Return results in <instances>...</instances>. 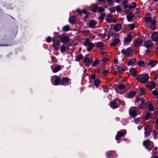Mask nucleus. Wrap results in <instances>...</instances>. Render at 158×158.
<instances>
[{"label":"nucleus","mask_w":158,"mask_h":158,"mask_svg":"<svg viewBox=\"0 0 158 158\" xmlns=\"http://www.w3.org/2000/svg\"><path fill=\"white\" fill-rule=\"evenodd\" d=\"M149 75L146 73L140 74L136 77V79L139 81L143 83H146L148 81Z\"/></svg>","instance_id":"f257e3e1"},{"label":"nucleus","mask_w":158,"mask_h":158,"mask_svg":"<svg viewBox=\"0 0 158 158\" xmlns=\"http://www.w3.org/2000/svg\"><path fill=\"white\" fill-rule=\"evenodd\" d=\"M139 111V109L133 107L130 108L129 112L131 116L132 117H134L137 114Z\"/></svg>","instance_id":"f03ea898"},{"label":"nucleus","mask_w":158,"mask_h":158,"mask_svg":"<svg viewBox=\"0 0 158 158\" xmlns=\"http://www.w3.org/2000/svg\"><path fill=\"white\" fill-rule=\"evenodd\" d=\"M84 45L85 46L89 47V48H87L88 51H90L94 46V44L90 41V40L88 39L85 40L84 43Z\"/></svg>","instance_id":"7ed1b4c3"},{"label":"nucleus","mask_w":158,"mask_h":158,"mask_svg":"<svg viewBox=\"0 0 158 158\" xmlns=\"http://www.w3.org/2000/svg\"><path fill=\"white\" fill-rule=\"evenodd\" d=\"M121 52L122 54L124 55L125 56H129L131 54L132 51L131 48H128L127 49L126 51L125 49H123L121 50Z\"/></svg>","instance_id":"20e7f679"},{"label":"nucleus","mask_w":158,"mask_h":158,"mask_svg":"<svg viewBox=\"0 0 158 158\" xmlns=\"http://www.w3.org/2000/svg\"><path fill=\"white\" fill-rule=\"evenodd\" d=\"M60 45V42L58 40H54L53 41L52 44L54 48V50L56 51L59 50V46Z\"/></svg>","instance_id":"39448f33"},{"label":"nucleus","mask_w":158,"mask_h":158,"mask_svg":"<svg viewBox=\"0 0 158 158\" xmlns=\"http://www.w3.org/2000/svg\"><path fill=\"white\" fill-rule=\"evenodd\" d=\"M60 40L62 43H67L69 41V38L68 36L62 34L60 36Z\"/></svg>","instance_id":"423d86ee"},{"label":"nucleus","mask_w":158,"mask_h":158,"mask_svg":"<svg viewBox=\"0 0 158 158\" xmlns=\"http://www.w3.org/2000/svg\"><path fill=\"white\" fill-rule=\"evenodd\" d=\"M144 130V136L146 137L150 135L151 132V130L149 127H145Z\"/></svg>","instance_id":"0eeeda50"},{"label":"nucleus","mask_w":158,"mask_h":158,"mask_svg":"<svg viewBox=\"0 0 158 158\" xmlns=\"http://www.w3.org/2000/svg\"><path fill=\"white\" fill-rule=\"evenodd\" d=\"M152 39L153 41L157 42L158 40V33L153 32L152 35Z\"/></svg>","instance_id":"6e6552de"},{"label":"nucleus","mask_w":158,"mask_h":158,"mask_svg":"<svg viewBox=\"0 0 158 158\" xmlns=\"http://www.w3.org/2000/svg\"><path fill=\"white\" fill-rule=\"evenodd\" d=\"M156 85L153 82H149L146 85V86L150 89H153L155 88Z\"/></svg>","instance_id":"1a4fd4ad"},{"label":"nucleus","mask_w":158,"mask_h":158,"mask_svg":"<svg viewBox=\"0 0 158 158\" xmlns=\"http://www.w3.org/2000/svg\"><path fill=\"white\" fill-rule=\"evenodd\" d=\"M84 63L85 66H89L92 63L93 60L92 59H89L88 58H85L84 59Z\"/></svg>","instance_id":"9d476101"},{"label":"nucleus","mask_w":158,"mask_h":158,"mask_svg":"<svg viewBox=\"0 0 158 158\" xmlns=\"http://www.w3.org/2000/svg\"><path fill=\"white\" fill-rule=\"evenodd\" d=\"M143 44L144 46L147 48H150L152 47L153 44L151 41L148 40L145 41L144 42Z\"/></svg>","instance_id":"9b49d317"},{"label":"nucleus","mask_w":158,"mask_h":158,"mask_svg":"<svg viewBox=\"0 0 158 158\" xmlns=\"http://www.w3.org/2000/svg\"><path fill=\"white\" fill-rule=\"evenodd\" d=\"M132 39V35L131 34L128 35L124 41V44H127L128 42L131 41Z\"/></svg>","instance_id":"f8f14e48"},{"label":"nucleus","mask_w":158,"mask_h":158,"mask_svg":"<svg viewBox=\"0 0 158 158\" xmlns=\"http://www.w3.org/2000/svg\"><path fill=\"white\" fill-rule=\"evenodd\" d=\"M156 21L155 20H153L151 21V24L150 26V28L151 29L154 30L156 28Z\"/></svg>","instance_id":"ddd939ff"},{"label":"nucleus","mask_w":158,"mask_h":158,"mask_svg":"<svg viewBox=\"0 0 158 158\" xmlns=\"http://www.w3.org/2000/svg\"><path fill=\"white\" fill-rule=\"evenodd\" d=\"M125 133V132L124 131L118 132L115 137L116 140H118Z\"/></svg>","instance_id":"4468645a"},{"label":"nucleus","mask_w":158,"mask_h":158,"mask_svg":"<svg viewBox=\"0 0 158 158\" xmlns=\"http://www.w3.org/2000/svg\"><path fill=\"white\" fill-rule=\"evenodd\" d=\"M69 47V45L66 44H63L61 47L60 51L62 52H65L66 50Z\"/></svg>","instance_id":"2eb2a0df"},{"label":"nucleus","mask_w":158,"mask_h":158,"mask_svg":"<svg viewBox=\"0 0 158 158\" xmlns=\"http://www.w3.org/2000/svg\"><path fill=\"white\" fill-rule=\"evenodd\" d=\"M95 45L97 48L101 49H104V44L102 42L96 43H95Z\"/></svg>","instance_id":"dca6fc26"},{"label":"nucleus","mask_w":158,"mask_h":158,"mask_svg":"<svg viewBox=\"0 0 158 158\" xmlns=\"http://www.w3.org/2000/svg\"><path fill=\"white\" fill-rule=\"evenodd\" d=\"M54 77H56V78L54 81V85H59L61 81V79L58 76H54Z\"/></svg>","instance_id":"f3484780"},{"label":"nucleus","mask_w":158,"mask_h":158,"mask_svg":"<svg viewBox=\"0 0 158 158\" xmlns=\"http://www.w3.org/2000/svg\"><path fill=\"white\" fill-rule=\"evenodd\" d=\"M69 80V79L67 78L66 77H64L62 79L61 84L62 85H66L68 83Z\"/></svg>","instance_id":"a211bd4d"},{"label":"nucleus","mask_w":158,"mask_h":158,"mask_svg":"<svg viewBox=\"0 0 158 158\" xmlns=\"http://www.w3.org/2000/svg\"><path fill=\"white\" fill-rule=\"evenodd\" d=\"M150 144V141L148 139H147L146 140L144 141L143 142V145L145 146L146 148H147L149 150H150L151 149L148 148Z\"/></svg>","instance_id":"6ab92c4d"},{"label":"nucleus","mask_w":158,"mask_h":158,"mask_svg":"<svg viewBox=\"0 0 158 158\" xmlns=\"http://www.w3.org/2000/svg\"><path fill=\"white\" fill-rule=\"evenodd\" d=\"M110 104V107L113 109H114L118 107V103L115 102H111Z\"/></svg>","instance_id":"aec40b11"},{"label":"nucleus","mask_w":158,"mask_h":158,"mask_svg":"<svg viewBox=\"0 0 158 158\" xmlns=\"http://www.w3.org/2000/svg\"><path fill=\"white\" fill-rule=\"evenodd\" d=\"M121 28V25L120 24H118L114 26V29L116 31H119Z\"/></svg>","instance_id":"412c9836"},{"label":"nucleus","mask_w":158,"mask_h":158,"mask_svg":"<svg viewBox=\"0 0 158 158\" xmlns=\"http://www.w3.org/2000/svg\"><path fill=\"white\" fill-rule=\"evenodd\" d=\"M143 40L141 39H139L136 41L135 44V46H138L141 45L143 43Z\"/></svg>","instance_id":"4be33fe9"},{"label":"nucleus","mask_w":158,"mask_h":158,"mask_svg":"<svg viewBox=\"0 0 158 158\" xmlns=\"http://www.w3.org/2000/svg\"><path fill=\"white\" fill-rule=\"evenodd\" d=\"M119 40L118 38L114 39L113 42L110 44L111 46H115L118 44L119 42Z\"/></svg>","instance_id":"5701e85b"},{"label":"nucleus","mask_w":158,"mask_h":158,"mask_svg":"<svg viewBox=\"0 0 158 158\" xmlns=\"http://www.w3.org/2000/svg\"><path fill=\"white\" fill-rule=\"evenodd\" d=\"M136 93L134 91L130 92L128 94V97L129 98L134 97Z\"/></svg>","instance_id":"b1692460"},{"label":"nucleus","mask_w":158,"mask_h":158,"mask_svg":"<svg viewBox=\"0 0 158 158\" xmlns=\"http://www.w3.org/2000/svg\"><path fill=\"white\" fill-rule=\"evenodd\" d=\"M157 63V61L156 60H150L148 62V65L152 67H153Z\"/></svg>","instance_id":"393cba45"},{"label":"nucleus","mask_w":158,"mask_h":158,"mask_svg":"<svg viewBox=\"0 0 158 158\" xmlns=\"http://www.w3.org/2000/svg\"><path fill=\"white\" fill-rule=\"evenodd\" d=\"M130 72L131 75L135 76L136 75V72L135 68H131L130 69Z\"/></svg>","instance_id":"a878e982"},{"label":"nucleus","mask_w":158,"mask_h":158,"mask_svg":"<svg viewBox=\"0 0 158 158\" xmlns=\"http://www.w3.org/2000/svg\"><path fill=\"white\" fill-rule=\"evenodd\" d=\"M91 10L94 12H96L98 8V6L96 5H92L90 6Z\"/></svg>","instance_id":"bb28decb"},{"label":"nucleus","mask_w":158,"mask_h":158,"mask_svg":"<svg viewBox=\"0 0 158 158\" xmlns=\"http://www.w3.org/2000/svg\"><path fill=\"white\" fill-rule=\"evenodd\" d=\"M106 21L108 23H110L113 20V17L111 15H108L106 18Z\"/></svg>","instance_id":"cd10ccee"},{"label":"nucleus","mask_w":158,"mask_h":158,"mask_svg":"<svg viewBox=\"0 0 158 158\" xmlns=\"http://www.w3.org/2000/svg\"><path fill=\"white\" fill-rule=\"evenodd\" d=\"M152 115V113L148 112L144 116L143 118L145 120H148L149 118Z\"/></svg>","instance_id":"c85d7f7f"},{"label":"nucleus","mask_w":158,"mask_h":158,"mask_svg":"<svg viewBox=\"0 0 158 158\" xmlns=\"http://www.w3.org/2000/svg\"><path fill=\"white\" fill-rule=\"evenodd\" d=\"M148 110L150 111H152L154 110V108L152 103L149 102L148 104Z\"/></svg>","instance_id":"c756f323"},{"label":"nucleus","mask_w":158,"mask_h":158,"mask_svg":"<svg viewBox=\"0 0 158 158\" xmlns=\"http://www.w3.org/2000/svg\"><path fill=\"white\" fill-rule=\"evenodd\" d=\"M60 69V65H57L53 70V72L54 73H56Z\"/></svg>","instance_id":"7c9ffc66"},{"label":"nucleus","mask_w":158,"mask_h":158,"mask_svg":"<svg viewBox=\"0 0 158 158\" xmlns=\"http://www.w3.org/2000/svg\"><path fill=\"white\" fill-rule=\"evenodd\" d=\"M96 22L93 20H91L89 23V26L91 27H93L96 24Z\"/></svg>","instance_id":"2f4dec72"},{"label":"nucleus","mask_w":158,"mask_h":158,"mask_svg":"<svg viewBox=\"0 0 158 158\" xmlns=\"http://www.w3.org/2000/svg\"><path fill=\"white\" fill-rule=\"evenodd\" d=\"M135 59H132L129 61L128 62V65H131L133 64L135 62Z\"/></svg>","instance_id":"473e14b6"},{"label":"nucleus","mask_w":158,"mask_h":158,"mask_svg":"<svg viewBox=\"0 0 158 158\" xmlns=\"http://www.w3.org/2000/svg\"><path fill=\"white\" fill-rule=\"evenodd\" d=\"M137 64L139 66H142L144 65V62L143 61L140 60L138 61Z\"/></svg>","instance_id":"72a5a7b5"},{"label":"nucleus","mask_w":158,"mask_h":158,"mask_svg":"<svg viewBox=\"0 0 158 158\" xmlns=\"http://www.w3.org/2000/svg\"><path fill=\"white\" fill-rule=\"evenodd\" d=\"M118 72L119 73H120L125 71V69L124 68H122L120 67H118L117 68Z\"/></svg>","instance_id":"f704fd0d"},{"label":"nucleus","mask_w":158,"mask_h":158,"mask_svg":"<svg viewBox=\"0 0 158 158\" xmlns=\"http://www.w3.org/2000/svg\"><path fill=\"white\" fill-rule=\"evenodd\" d=\"M75 21V17L74 16H72L69 19V21L70 23H73Z\"/></svg>","instance_id":"c9c22d12"},{"label":"nucleus","mask_w":158,"mask_h":158,"mask_svg":"<svg viewBox=\"0 0 158 158\" xmlns=\"http://www.w3.org/2000/svg\"><path fill=\"white\" fill-rule=\"evenodd\" d=\"M83 58V56L81 54H80L78 55L75 60L79 61L80 60L82 59Z\"/></svg>","instance_id":"e433bc0d"},{"label":"nucleus","mask_w":158,"mask_h":158,"mask_svg":"<svg viewBox=\"0 0 158 158\" xmlns=\"http://www.w3.org/2000/svg\"><path fill=\"white\" fill-rule=\"evenodd\" d=\"M63 29L65 31H67L69 30L68 25H66L63 27Z\"/></svg>","instance_id":"4c0bfd02"},{"label":"nucleus","mask_w":158,"mask_h":158,"mask_svg":"<svg viewBox=\"0 0 158 158\" xmlns=\"http://www.w3.org/2000/svg\"><path fill=\"white\" fill-rule=\"evenodd\" d=\"M82 13H84V14H85V16H84L85 18L86 19H87L88 17V15L87 14V11L85 10H82Z\"/></svg>","instance_id":"58836bf2"},{"label":"nucleus","mask_w":158,"mask_h":158,"mask_svg":"<svg viewBox=\"0 0 158 158\" xmlns=\"http://www.w3.org/2000/svg\"><path fill=\"white\" fill-rule=\"evenodd\" d=\"M94 85L96 86H98L100 84L99 81L98 80H95L94 82Z\"/></svg>","instance_id":"ea45409f"},{"label":"nucleus","mask_w":158,"mask_h":158,"mask_svg":"<svg viewBox=\"0 0 158 158\" xmlns=\"http://www.w3.org/2000/svg\"><path fill=\"white\" fill-rule=\"evenodd\" d=\"M125 88L124 86L122 84H120L118 86V88L120 90H123Z\"/></svg>","instance_id":"a19ab883"},{"label":"nucleus","mask_w":158,"mask_h":158,"mask_svg":"<svg viewBox=\"0 0 158 158\" xmlns=\"http://www.w3.org/2000/svg\"><path fill=\"white\" fill-rule=\"evenodd\" d=\"M105 15V14L104 13H101V14L100 16L98 18L99 19H103Z\"/></svg>","instance_id":"79ce46f5"},{"label":"nucleus","mask_w":158,"mask_h":158,"mask_svg":"<svg viewBox=\"0 0 158 158\" xmlns=\"http://www.w3.org/2000/svg\"><path fill=\"white\" fill-rule=\"evenodd\" d=\"M129 26L130 27V29L132 30L134 29L135 27V25L134 24L131 23L130 24Z\"/></svg>","instance_id":"37998d69"},{"label":"nucleus","mask_w":158,"mask_h":158,"mask_svg":"<svg viewBox=\"0 0 158 158\" xmlns=\"http://www.w3.org/2000/svg\"><path fill=\"white\" fill-rule=\"evenodd\" d=\"M140 94L141 95H144V89L143 88H141L140 89Z\"/></svg>","instance_id":"c03bdc74"},{"label":"nucleus","mask_w":158,"mask_h":158,"mask_svg":"<svg viewBox=\"0 0 158 158\" xmlns=\"http://www.w3.org/2000/svg\"><path fill=\"white\" fill-rule=\"evenodd\" d=\"M109 9L110 11L111 12H114L115 10V9L114 7H111L109 8Z\"/></svg>","instance_id":"a18cd8bd"},{"label":"nucleus","mask_w":158,"mask_h":158,"mask_svg":"<svg viewBox=\"0 0 158 158\" xmlns=\"http://www.w3.org/2000/svg\"><path fill=\"white\" fill-rule=\"evenodd\" d=\"M151 19L152 18L150 17H147L145 18L146 21L148 22H150L151 21Z\"/></svg>","instance_id":"49530a36"},{"label":"nucleus","mask_w":158,"mask_h":158,"mask_svg":"<svg viewBox=\"0 0 158 158\" xmlns=\"http://www.w3.org/2000/svg\"><path fill=\"white\" fill-rule=\"evenodd\" d=\"M116 9L117 12H120L121 11V8L118 6H117L116 7Z\"/></svg>","instance_id":"de8ad7c7"},{"label":"nucleus","mask_w":158,"mask_h":158,"mask_svg":"<svg viewBox=\"0 0 158 158\" xmlns=\"http://www.w3.org/2000/svg\"><path fill=\"white\" fill-rule=\"evenodd\" d=\"M152 93L155 96H157L158 95V92L156 90H153L152 91Z\"/></svg>","instance_id":"09e8293b"},{"label":"nucleus","mask_w":158,"mask_h":158,"mask_svg":"<svg viewBox=\"0 0 158 158\" xmlns=\"http://www.w3.org/2000/svg\"><path fill=\"white\" fill-rule=\"evenodd\" d=\"M108 73V71L106 70H105L103 72V74L104 75H106Z\"/></svg>","instance_id":"8fccbe9b"},{"label":"nucleus","mask_w":158,"mask_h":158,"mask_svg":"<svg viewBox=\"0 0 158 158\" xmlns=\"http://www.w3.org/2000/svg\"><path fill=\"white\" fill-rule=\"evenodd\" d=\"M127 20L129 21H130L132 19V17L131 16H127Z\"/></svg>","instance_id":"3c124183"},{"label":"nucleus","mask_w":158,"mask_h":158,"mask_svg":"<svg viewBox=\"0 0 158 158\" xmlns=\"http://www.w3.org/2000/svg\"><path fill=\"white\" fill-rule=\"evenodd\" d=\"M98 60H95L94 61V62L92 64L93 66H95L97 64H98Z\"/></svg>","instance_id":"603ef678"},{"label":"nucleus","mask_w":158,"mask_h":158,"mask_svg":"<svg viewBox=\"0 0 158 158\" xmlns=\"http://www.w3.org/2000/svg\"><path fill=\"white\" fill-rule=\"evenodd\" d=\"M89 32L90 31L89 30H85L83 31V32L86 35L88 34L89 33Z\"/></svg>","instance_id":"864d4df0"},{"label":"nucleus","mask_w":158,"mask_h":158,"mask_svg":"<svg viewBox=\"0 0 158 158\" xmlns=\"http://www.w3.org/2000/svg\"><path fill=\"white\" fill-rule=\"evenodd\" d=\"M104 9L102 7H100L98 9V11L99 12H102L104 11Z\"/></svg>","instance_id":"5fc2aeb1"},{"label":"nucleus","mask_w":158,"mask_h":158,"mask_svg":"<svg viewBox=\"0 0 158 158\" xmlns=\"http://www.w3.org/2000/svg\"><path fill=\"white\" fill-rule=\"evenodd\" d=\"M126 2H123L122 3V4L124 6L125 8H127V5L126 4Z\"/></svg>","instance_id":"6e6d98bb"},{"label":"nucleus","mask_w":158,"mask_h":158,"mask_svg":"<svg viewBox=\"0 0 158 158\" xmlns=\"http://www.w3.org/2000/svg\"><path fill=\"white\" fill-rule=\"evenodd\" d=\"M153 138L154 139H156V135L157 134H156L155 132V131H154L153 133Z\"/></svg>","instance_id":"4d7b16f0"},{"label":"nucleus","mask_w":158,"mask_h":158,"mask_svg":"<svg viewBox=\"0 0 158 158\" xmlns=\"http://www.w3.org/2000/svg\"><path fill=\"white\" fill-rule=\"evenodd\" d=\"M51 40V39L50 37H48L46 40L47 41V42L49 43L50 42Z\"/></svg>","instance_id":"13d9d810"},{"label":"nucleus","mask_w":158,"mask_h":158,"mask_svg":"<svg viewBox=\"0 0 158 158\" xmlns=\"http://www.w3.org/2000/svg\"><path fill=\"white\" fill-rule=\"evenodd\" d=\"M77 12L79 14H81L82 13V11H81L80 9H77Z\"/></svg>","instance_id":"bf43d9fd"},{"label":"nucleus","mask_w":158,"mask_h":158,"mask_svg":"<svg viewBox=\"0 0 158 158\" xmlns=\"http://www.w3.org/2000/svg\"><path fill=\"white\" fill-rule=\"evenodd\" d=\"M139 118H137L135 119L134 122L135 123H137L139 122Z\"/></svg>","instance_id":"052dcab7"},{"label":"nucleus","mask_w":158,"mask_h":158,"mask_svg":"<svg viewBox=\"0 0 158 158\" xmlns=\"http://www.w3.org/2000/svg\"><path fill=\"white\" fill-rule=\"evenodd\" d=\"M103 91L104 92H107V87L106 86H105L103 88Z\"/></svg>","instance_id":"680f3d73"},{"label":"nucleus","mask_w":158,"mask_h":158,"mask_svg":"<svg viewBox=\"0 0 158 158\" xmlns=\"http://www.w3.org/2000/svg\"><path fill=\"white\" fill-rule=\"evenodd\" d=\"M106 1H107L109 3H112L114 2L113 0H106Z\"/></svg>","instance_id":"e2e57ef3"},{"label":"nucleus","mask_w":158,"mask_h":158,"mask_svg":"<svg viewBox=\"0 0 158 158\" xmlns=\"http://www.w3.org/2000/svg\"><path fill=\"white\" fill-rule=\"evenodd\" d=\"M133 5L131 6V7L135 8L136 6V4L134 2H133Z\"/></svg>","instance_id":"0e129e2a"},{"label":"nucleus","mask_w":158,"mask_h":158,"mask_svg":"<svg viewBox=\"0 0 158 158\" xmlns=\"http://www.w3.org/2000/svg\"><path fill=\"white\" fill-rule=\"evenodd\" d=\"M91 78L92 79H94L95 78V75L94 74H92L91 75Z\"/></svg>","instance_id":"69168bd1"},{"label":"nucleus","mask_w":158,"mask_h":158,"mask_svg":"<svg viewBox=\"0 0 158 158\" xmlns=\"http://www.w3.org/2000/svg\"><path fill=\"white\" fill-rule=\"evenodd\" d=\"M157 153V152L156 151V149L155 148L154 149V151L153 152V155L156 154Z\"/></svg>","instance_id":"338daca9"},{"label":"nucleus","mask_w":158,"mask_h":158,"mask_svg":"<svg viewBox=\"0 0 158 158\" xmlns=\"http://www.w3.org/2000/svg\"><path fill=\"white\" fill-rule=\"evenodd\" d=\"M103 62H106L107 61V59L106 58L103 59L102 60Z\"/></svg>","instance_id":"774afa93"}]
</instances>
